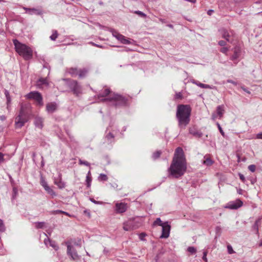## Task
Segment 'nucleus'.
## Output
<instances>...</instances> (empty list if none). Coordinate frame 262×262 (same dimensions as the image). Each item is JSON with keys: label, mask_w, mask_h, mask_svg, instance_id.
<instances>
[{"label": "nucleus", "mask_w": 262, "mask_h": 262, "mask_svg": "<svg viewBox=\"0 0 262 262\" xmlns=\"http://www.w3.org/2000/svg\"><path fill=\"white\" fill-rule=\"evenodd\" d=\"M92 178L91 176H86V184L88 187H90L91 185Z\"/></svg>", "instance_id": "obj_36"}, {"label": "nucleus", "mask_w": 262, "mask_h": 262, "mask_svg": "<svg viewBox=\"0 0 262 262\" xmlns=\"http://www.w3.org/2000/svg\"><path fill=\"white\" fill-rule=\"evenodd\" d=\"M164 224V223L162 222L160 218H157L153 223V226H161Z\"/></svg>", "instance_id": "obj_32"}, {"label": "nucleus", "mask_w": 262, "mask_h": 262, "mask_svg": "<svg viewBox=\"0 0 262 262\" xmlns=\"http://www.w3.org/2000/svg\"><path fill=\"white\" fill-rule=\"evenodd\" d=\"M233 52L234 53L230 58L231 60L233 61L235 60L238 58H239L241 55V50L240 48H239L238 47H236L234 48Z\"/></svg>", "instance_id": "obj_20"}, {"label": "nucleus", "mask_w": 262, "mask_h": 262, "mask_svg": "<svg viewBox=\"0 0 262 262\" xmlns=\"http://www.w3.org/2000/svg\"><path fill=\"white\" fill-rule=\"evenodd\" d=\"M221 32L223 38L225 39L228 41H230V37L233 35V32L232 31H228L225 29L221 30Z\"/></svg>", "instance_id": "obj_19"}, {"label": "nucleus", "mask_w": 262, "mask_h": 262, "mask_svg": "<svg viewBox=\"0 0 262 262\" xmlns=\"http://www.w3.org/2000/svg\"><path fill=\"white\" fill-rule=\"evenodd\" d=\"M139 226L135 219H130L123 223V228L125 231H131L137 229Z\"/></svg>", "instance_id": "obj_8"}, {"label": "nucleus", "mask_w": 262, "mask_h": 262, "mask_svg": "<svg viewBox=\"0 0 262 262\" xmlns=\"http://www.w3.org/2000/svg\"><path fill=\"white\" fill-rule=\"evenodd\" d=\"M187 251L191 254H195L196 252V249L194 247H188Z\"/></svg>", "instance_id": "obj_39"}, {"label": "nucleus", "mask_w": 262, "mask_h": 262, "mask_svg": "<svg viewBox=\"0 0 262 262\" xmlns=\"http://www.w3.org/2000/svg\"><path fill=\"white\" fill-rule=\"evenodd\" d=\"M182 98V95L181 93L179 92V93H176V94L175 95L176 99H181Z\"/></svg>", "instance_id": "obj_51"}, {"label": "nucleus", "mask_w": 262, "mask_h": 262, "mask_svg": "<svg viewBox=\"0 0 262 262\" xmlns=\"http://www.w3.org/2000/svg\"><path fill=\"white\" fill-rule=\"evenodd\" d=\"M241 88L245 92L247 93L248 94H250V92L247 88H246L244 86H241Z\"/></svg>", "instance_id": "obj_58"}, {"label": "nucleus", "mask_w": 262, "mask_h": 262, "mask_svg": "<svg viewBox=\"0 0 262 262\" xmlns=\"http://www.w3.org/2000/svg\"><path fill=\"white\" fill-rule=\"evenodd\" d=\"M35 227L37 229L42 228L45 224V222H36L35 223Z\"/></svg>", "instance_id": "obj_40"}, {"label": "nucleus", "mask_w": 262, "mask_h": 262, "mask_svg": "<svg viewBox=\"0 0 262 262\" xmlns=\"http://www.w3.org/2000/svg\"><path fill=\"white\" fill-rule=\"evenodd\" d=\"M66 244L67 246V254L74 260H79L80 256L78 254L77 251L73 246L71 245V243L67 242L66 243Z\"/></svg>", "instance_id": "obj_9"}, {"label": "nucleus", "mask_w": 262, "mask_h": 262, "mask_svg": "<svg viewBox=\"0 0 262 262\" xmlns=\"http://www.w3.org/2000/svg\"><path fill=\"white\" fill-rule=\"evenodd\" d=\"M4 93H5V95L6 97L7 98V103L10 102V96H9V93L8 91L5 90V92H4Z\"/></svg>", "instance_id": "obj_43"}, {"label": "nucleus", "mask_w": 262, "mask_h": 262, "mask_svg": "<svg viewBox=\"0 0 262 262\" xmlns=\"http://www.w3.org/2000/svg\"><path fill=\"white\" fill-rule=\"evenodd\" d=\"M58 33L56 30L52 31V34L50 36V38L52 40H55L58 37Z\"/></svg>", "instance_id": "obj_27"}, {"label": "nucleus", "mask_w": 262, "mask_h": 262, "mask_svg": "<svg viewBox=\"0 0 262 262\" xmlns=\"http://www.w3.org/2000/svg\"><path fill=\"white\" fill-rule=\"evenodd\" d=\"M213 11H213V10H211V9L209 10L208 11V12H207V14H208L209 15H211L212 14V13L213 12Z\"/></svg>", "instance_id": "obj_64"}, {"label": "nucleus", "mask_w": 262, "mask_h": 262, "mask_svg": "<svg viewBox=\"0 0 262 262\" xmlns=\"http://www.w3.org/2000/svg\"><path fill=\"white\" fill-rule=\"evenodd\" d=\"M145 234L144 233H141L140 235H139V238L141 240H144V237H145Z\"/></svg>", "instance_id": "obj_60"}, {"label": "nucleus", "mask_w": 262, "mask_h": 262, "mask_svg": "<svg viewBox=\"0 0 262 262\" xmlns=\"http://www.w3.org/2000/svg\"><path fill=\"white\" fill-rule=\"evenodd\" d=\"M49 244L51 247H52L56 251L58 250V249H59V247L56 244V243L54 241L51 240V242H50Z\"/></svg>", "instance_id": "obj_33"}, {"label": "nucleus", "mask_w": 262, "mask_h": 262, "mask_svg": "<svg viewBox=\"0 0 262 262\" xmlns=\"http://www.w3.org/2000/svg\"><path fill=\"white\" fill-rule=\"evenodd\" d=\"M37 85L39 86L42 85L48 86L49 85L48 78H39L37 81Z\"/></svg>", "instance_id": "obj_23"}, {"label": "nucleus", "mask_w": 262, "mask_h": 262, "mask_svg": "<svg viewBox=\"0 0 262 262\" xmlns=\"http://www.w3.org/2000/svg\"><path fill=\"white\" fill-rule=\"evenodd\" d=\"M113 93H112L111 92V91L109 89H106L104 90L103 92H102L101 94H100L99 97H104L108 96V97L111 95H113Z\"/></svg>", "instance_id": "obj_24"}, {"label": "nucleus", "mask_w": 262, "mask_h": 262, "mask_svg": "<svg viewBox=\"0 0 262 262\" xmlns=\"http://www.w3.org/2000/svg\"><path fill=\"white\" fill-rule=\"evenodd\" d=\"M67 81V84L68 87L73 92V93L76 95L81 93L82 89L80 85L77 82V81L74 80H68L63 79Z\"/></svg>", "instance_id": "obj_7"}, {"label": "nucleus", "mask_w": 262, "mask_h": 262, "mask_svg": "<svg viewBox=\"0 0 262 262\" xmlns=\"http://www.w3.org/2000/svg\"><path fill=\"white\" fill-rule=\"evenodd\" d=\"M187 169V162L183 149L176 148L170 167L168 169L169 178L179 179L183 176Z\"/></svg>", "instance_id": "obj_1"}, {"label": "nucleus", "mask_w": 262, "mask_h": 262, "mask_svg": "<svg viewBox=\"0 0 262 262\" xmlns=\"http://www.w3.org/2000/svg\"><path fill=\"white\" fill-rule=\"evenodd\" d=\"M51 240H50L49 238H46L44 240V243L46 245H48V244L50 243V242H51Z\"/></svg>", "instance_id": "obj_61"}, {"label": "nucleus", "mask_w": 262, "mask_h": 262, "mask_svg": "<svg viewBox=\"0 0 262 262\" xmlns=\"http://www.w3.org/2000/svg\"><path fill=\"white\" fill-rule=\"evenodd\" d=\"M45 190L47 192L48 194L51 195L52 198L56 196V192L50 186L46 188Z\"/></svg>", "instance_id": "obj_26"}, {"label": "nucleus", "mask_w": 262, "mask_h": 262, "mask_svg": "<svg viewBox=\"0 0 262 262\" xmlns=\"http://www.w3.org/2000/svg\"><path fill=\"white\" fill-rule=\"evenodd\" d=\"M227 82L228 83H232V84H234L235 85H237V83L236 82H235V81H233V80H232L231 79H228L227 80Z\"/></svg>", "instance_id": "obj_57"}, {"label": "nucleus", "mask_w": 262, "mask_h": 262, "mask_svg": "<svg viewBox=\"0 0 262 262\" xmlns=\"http://www.w3.org/2000/svg\"><path fill=\"white\" fill-rule=\"evenodd\" d=\"M191 109L189 105L179 104L177 106L176 118L178 121V126L180 128H184L190 120Z\"/></svg>", "instance_id": "obj_2"}, {"label": "nucleus", "mask_w": 262, "mask_h": 262, "mask_svg": "<svg viewBox=\"0 0 262 262\" xmlns=\"http://www.w3.org/2000/svg\"><path fill=\"white\" fill-rule=\"evenodd\" d=\"M243 205V202L240 200H236L235 201H233L229 203L226 206V208L230 209H237Z\"/></svg>", "instance_id": "obj_12"}, {"label": "nucleus", "mask_w": 262, "mask_h": 262, "mask_svg": "<svg viewBox=\"0 0 262 262\" xmlns=\"http://www.w3.org/2000/svg\"><path fill=\"white\" fill-rule=\"evenodd\" d=\"M116 212L117 213H122L127 210V205L123 203H117L116 204Z\"/></svg>", "instance_id": "obj_13"}, {"label": "nucleus", "mask_w": 262, "mask_h": 262, "mask_svg": "<svg viewBox=\"0 0 262 262\" xmlns=\"http://www.w3.org/2000/svg\"><path fill=\"white\" fill-rule=\"evenodd\" d=\"M79 163L80 165H84L85 166H89V167L90 166V164L86 161H83L82 160H79Z\"/></svg>", "instance_id": "obj_44"}, {"label": "nucleus", "mask_w": 262, "mask_h": 262, "mask_svg": "<svg viewBox=\"0 0 262 262\" xmlns=\"http://www.w3.org/2000/svg\"><path fill=\"white\" fill-rule=\"evenodd\" d=\"M6 230V228L2 220L0 219V232H4Z\"/></svg>", "instance_id": "obj_38"}, {"label": "nucleus", "mask_w": 262, "mask_h": 262, "mask_svg": "<svg viewBox=\"0 0 262 262\" xmlns=\"http://www.w3.org/2000/svg\"><path fill=\"white\" fill-rule=\"evenodd\" d=\"M58 105L55 102H50L46 104V111L49 114H52L57 110Z\"/></svg>", "instance_id": "obj_14"}, {"label": "nucleus", "mask_w": 262, "mask_h": 262, "mask_svg": "<svg viewBox=\"0 0 262 262\" xmlns=\"http://www.w3.org/2000/svg\"><path fill=\"white\" fill-rule=\"evenodd\" d=\"M238 176H239V178L240 179V180L243 182H244L245 181V178L244 177V176L242 174V173H238Z\"/></svg>", "instance_id": "obj_52"}, {"label": "nucleus", "mask_w": 262, "mask_h": 262, "mask_svg": "<svg viewBox=\"0 0 262 262\" xmlns=\"http://www.w3.org/2000/svg\"><path fill=\"white\" fill-rule=\"evenodd\" d=\"M23 9L26 10V13L29 15H40L42 14V10L39 8L23 7Z\"/></svg>", "instance_id": "obj_11"}, {"label": "nucleus", "mask_w": 262, "mask_h": 262, "mask_svg": "<svg viewBox=\"0 0 262 262\" xmlns=\"http://www.w3.org/2000/svg\"><path fill=\"white\" fill-rule=\"evenodd\" d=\"M189 133L196 138H201L203 136V134L201 131L198 130L194 128H190L189 129Z\"/></svg>", "instance_id": "obj_21"}, {"label": "nucleus", "mask_w": 262, "mask_h": 262, "mask_svg": "<svg viewBox=\"0 0 262 262\" xmlns=\"http://www.w3.org/2000/svg\"><path fill=\"white\" fill-rule=\"evenodd\" d=\"M69 73L72 76H75L78 75V70L76 68H71L69 70Z\"/></svg>", "instance_id": "obj_29"}, {"label": "nucleus", "mask_w": 262, "mask_h": 262, "mask_svg": "<svg viewBox=\"0 0 262 262\" xmlns=\"http://www.w3.org/2000/svg\"><path fill=\"white\" fill-rule=\"evenodd\" d=\"M260 219H258L257 220H256L255 221L254 224L253 225V229L254 230H255L256 231V233H258V223L260 222Z\"/></svg>", "instance_id": "obj_31"}, {"label": "nucleus", "mask_w": 262, "mask_h": 262, "mask_svg": "<svg viewBox=\"0 0 262 262\" xmlns=\"http://www.w3.org/2000/svg\"><path fill=\"white\" fill-rule=\"evenodd\" d=\"M6 119V117L4 115H0V120L5 121Z\"/></svg>", "instance_id": "obj_63"}, {"label": "nucleus", "mask_w": 262, "mask_h": 262, "mask_svg": "<svg viewBox=\"0 0 262 262\" xmlns=\"http://www.w3.org/2000/svg\"><path fill=\"white\" fill-rule=\"evenodd\" d=\"M217 125V127H218V128L220 130V132L221 133V134H222V136H224V135H225V133L224 132H223L220 124L219 123H216Z\"/></svg>", "instance_id": "obj_48"}, {"label": "nucleus", "mask_w": 262, "mask_h": 262, "mask_svg": "<svg viewBox=\"0 0 262 262\" xmlns=\"http://www.w3.org/2000/svg\"><path fill=\"white\" fill-rule=\"evenodd\" d=\"M228 51V49L226 47H223L221 49L220 51L223 53L226 54Z\"/></svg>", "instance_id": "obj_50"}, {"label": "nucleus", "mask_w": 262, "mask_h": 262, "mask_svg": "<svg viewBox=\"0 0 262 262\" xmlns=\"http://www.w3.org/2000/svg\"><path fill=\"white\" fill-rule=\"evenodd\" d=\"M13 42L16 52L25 60H29L32 58L33 51L29 47L20 42L16 39H13Z\"/></svg>", "instance_id": "obj_3"}, {"label": "nucleus", "mask_w": 262, "mask_h": 262, "mask_svg": "<svg viewBox=\"0 0 262 262\" xmlns=\"http://www.w3.org/2000/svg\"><path fill=\"white\" fill-rule=\"evenodd\" d=\"M257 139H262V133H259L256 135Z\"/></svg>", "instance_id": "obj_62"}, {"label": "nucleus", "mask_w": 262, "mask_h": 262, "mask_svg": "<svg viewBox=\"0 0 262 262\" xmlns=\"http://www.w3.org/2000/svg\"><path fill=\"white\" fill-rule=\"evenodd\" d=\"M162 227V234L160 236L161 238H166L169 237L170 226L168 224V222H165L164 224L161 226Z\"/></svg>", "instance_id": "obj_10"}, {"label": "nucleus", "mask_w": 262, "mask_h": 262, "mask_svg": "<svg viewBox=\"0 0 262 262\" xmlns=\"http://www.w3.org/2000/svg\"><path fill=\"white\" fill-rule=\"evenodd\" d=\"M4 156V155L3 153L0 152V163H2L4 162L5 159Z\"/></svg>", "instance_id": "obj_54"}, {"label": "nucleus", "mask_w": 262, "mask_h": 262, "mask_svg": "<svg viewBox=\"0 0 262 262\" xmlns=\"http://www.w3.org/2000/svg\"><path fill=\"white\" fill-rule=\"evenodd\" d=\"M125 36L119 33H116V38L122 43Z\"/></svg>", "instance_id": "obj_42"}, {"label": "nucleus", "mask_w": 262, "mask_h": 262, "mask_svg": "<svg viewBox=\"0 0 262 262\" xmlns=\"http://www.w3.org/2000/svg\"><path fill=\"white\" fill-rule=\"evenodd\" d=\"M221 227L220 226H217L216 228H215V231L216 232V233L217 234H220L221 232Z\"/></svg>", "instance_id": "obj_56"}, {"label": "nucleus", "mask_w": 262, "mask_h": 262, "mask_svg": "<svg viewBox=\"0 0 262 262\" xmlns=\"http://www.w3.org/2000/svg\"><path fill=\"white\" fill-rule=\"evenodd\" d=\"M207 251H204L203 252V256L202 258H203V260H204L205 262H207Z\"/></svg>", "instance_id": "obj_49"}, {"label": "nucleus", "mask_w": 262, "mask_h": 262, "mask_svg": "<svg viewBox=\"0 0 262 262\" xmlns=\"http://www.w3.org/2000/svg\"><path fill=\"white\" fill-rule=\"evenodd\" d=\"M26 97L27 99L34 100L37 105L42 106L43 105L42 95L37 91H32L30 92L26 95Z\"/></svg>", "instance_id": "obj_6"}, {"label": "nucleus", "mask_w": 262, "mask_h": 262, "mask_svg": "<svg viewBox=\"0 0 262 262\" xmlns=\"http://www.w3.org/2000/svg\"><path fill=\"white\" fill-rule=\"evenodd\" d=\"M110 127V126L107 128L106 135L105 136V142L107 144H111L114 142L115 140V137L111 132H109L108 133H107Z\"/></svg>", "instance_id": "obj_17"}, {"label": "nucleus", "mask_w": 262, "mask_h": 262, "mask_svg": "<svg viewBox=\"0 0 262 262\" xmlns=\"http://www.w3.org/2000/svg\"><path fill=\"white\" fill-rule=\"evenodd\" d=\"M227 249L229 254H232L234 252L231 245H228Z\"/></svg>", "instance_id": "obj_47"}, {"label": "nucleus", "mask_w": 262, "mask_h": 262, "mask_svg": "<svg viewBox=\"0 0 262 262\" xmlns=\"http://www.w3.org/2000/svg\"><path fill=\"white\" fill-rule=\"evenodd\" d=\"M122 43L123 44L128 45L130 43V42L129 40L127 39L125 37Z\"/></svg>", "instance_id": "obj_53"}, {"label": "nucleus", "mask_w": 262, "mask_h": 262, "mask_svg": "<svg viewBox=\"0 0 262 262\" xmlns=\"http://www.w3.org/2000/svg\"><path fill=\"white\" fill-rule=\"evenodd\" d=\"M54 183L60 189H62L65 187V184L62 181L61 174L60 173H58V175L57 178L54 177Z\"/></svg>", "instance_id": "obj_15"}, {"label": "nucleus", "mask_w": 262, "mask_h": 262, "mask_svg": "<svg viewBox=\"0 0 262 262\" xmlns=\"http://www.w3.org/2000/svg\"><path fill=\"white\" fill-rule=\"evenodd\" d=\"M248 169L253 172L255 171V169H256V166L254 164H252V165H250L249 166H248Z\"/></svg>", "instance_id": "obj_45"}, {"label": "nucleus", "mask_w": 262, "mask_h": 262, "mask_svg": "<svg viewBox=\"0 0 262 262\" xmlns=\"http://www.w3.org/2000/svg\"><path fill=\"white\" fill-rule=\"evenodd\" d=\"M18 194V190L17 188L13 187L12 190V200H14L16 199L17 195Z\"/></svg>", "instance_id": "obj_30"}, {"label": "nucleus", "mask_w": 262, "mask_h": 262, "mask_svg": "<svg viewBox=\"0 0 262 262\" xmlns=\"http://www.w3.org/2000/svg\"><path fill=\"white\" fill-rule=\"evenodd\" d=\"M40 184L44 189L49 186L46 181L42 177H41L40 179Z\"/></svg>", "instance_id": "obj_34"}, {"label": "nucleus", "mask_w": 262, "mask_h": 262, "mask_svg": "<svg viewBox=\"0 0 262 262\" xmlns=\"http://www.w3.org/2000/svg\"><path fill=\"white\" fill-rule=\"evenodd\" d=\"M191 82L192 83L199 86V87H200L201 88L210 89H212V87L210 85L202 83L200 82H199V81H196L194 79L191 80Z\"/></svg>", "instance_id": "obj_22"}, {"label": "nucleus", "mask_w": 262, "mask_h": 262, "mask_svg": "<svg viewBox=\"0 0 262 262\" xmlns=\"http://www.w3.org/2000/svg\"><path fill=\"white\" fill-rule=\"evenodd\" d=\"M28 115L21 107L19 115L15 119V126L16 128H20L28 121Z\"/></svg>", "instance_id": "obj_5"}, {"label": "nucleus", "mask_w": 262, "mask_h": 262, "mask_svg": "<svg viewBox=\"0 0 262 262\" xmlns=\"http://www.w3.org/2000/svg\"><path fill=\"white\" fill-rule=\"evenodd\" d=\"M63 211L60 210H53L51 212L52 214H57L59 213H62Z\"/></svg>", "instance_id": "obj_46"}, {"label": "nucleus", "mask_w": 262, "mask_h": 262, "mask_svg": "<svg viewBox=\"0 0 262 262\" xmlns=\"http://www.w3.org/2000/svg\"><path fill=\"white\" fill-rule=\"evenodd\" d=\"M161 154V151H156V152H155L152 154V158H153L154 159H155H155H158V158H159V157H160V156Z\"/></svg>", "instance_id": "obj_41"}, {"label": "nucleus", "mask_w": 262, "mask_h": 262, "mask_svg": "<svg viewBox=\"0 0 262 262\" xmlns=\"http://www.w3.org/2000/svg\"><path fill=\"white\" fill-rule=\"evenodd\" d=\"M224 112L225 111L224 105H219L216 108V115L213 114L212 116V119L215 120V119L217 117V116L219 117L220 118H221L223 116Z\"/></svg>", "instance_id": "obj_18"}, {"label": "nucleus", "mask_w": 262, "mask_h": 262, "mask_svg": "<svg viewBox=\"0 0 262 262\" xmlns=\"http://www.w3.org/2000/svg\"><path fill=\"white\" fill-rule=\"evenodd\" d=\"M34 124L36 127L41 129L43 126V119L40 116H36L34 118Z\"/></svg>", "instance_id": "obj_16"}, {"label": "nucleus", "mask_w": 262, "mask_h": 262, "mask_svg": "<svg viewBox=\"0 0 262 262\" xmlns=\"http://www.w3.org/2000/svg\"><path fill=\"white\" fill-rule=\"evenodd\" d=\"M219 45L222 47H224L226 45V42L224 40H220L219 41Z\"/></svg>", "instance_id": "obj_55"}, {"label": "nucleus", "mask_w": 262, "mask_h": 262, "mask_svg": "<svg viewBox=\"0 0 262 262\" xmlns=\"http://www.w3.org/2000/svg\"><path fill=\"white\" fill-rule=\"evenodd\" d=\"M88 72V71L86 69L78 70V75L79 76V77L81 78L84 77L86 74H87Z\"/></svg>", "instance_id": "obj_25"}, {"label": "nucleus", "mask_w": 262, "mask_h": 262, "mask_svg": "<svg viewBox=\"0 0 262 262\" xmlns=\"http://www.w3.org/2000/svg\"><path fill=\"white\" fill-rule=\"evenodd\" d=\"M134 13L135 14L138 15L141 17H142V18L146 17V15L142 11L138 10V11H135Z\"/></svg>", "instance_id": "obj_37"}, {"label": "nucleus", "mask_w": 262, "mask_h": 262, "mask_svg": "<svg viewBox=\"0 0 262 262\" xmlns=\"http://www.w3.org/2000/svg\"><path fill=\"white\" fill-rule=\"evenodd\" d=\"M205 160L203 161V164L206 166H210L212 164L213 161L209 158L204 157Z\"/></svg>", "instance_id": "obj_28"}, {"label": "nucleus", "mask_w": 262, "mask_h": 262, "mask_svg": "<svg viewBox=\"0 0 262 262\" xmlns=\"http://www.w3.org/2000/svg\"><path fill=\"white\" fill-rule=\"evenodd\" d=\"M90 201H91L92 202L94 203V204H100V203H101L100 202H98V201H95V200L94 199H93V198H90Z\"/></svg>", "instance_id": "obj_59"}, {"label": "nucleus", "mask_w": 262, "mask_h": 262, "mask_svg": "<svg viewBox=\"0 0 262 262\" xmlns=\"http://www.w3.org/2000/svg\"><path fill=\"white\" fill-rule=\"evenodd\" d=\"M98 180L99 181H105L107 180V177L105 174L101 173L98 177Z\"/></svg>", "instance_id": "obj_35"}, {"label": "nucleus", "mask_w": 262, "mask_h": 262, "mask_svg": "<svg viewBox=\"0 0 262 262\" xmlns=\"http://www.w3.org/2000/svg\"><path fill=\"white\" fill-rule=\"evenodd\" d=\"M103 100L109 101L112 105L116 107L125 106L127 103V99L125 97L116 93H113Z\"/></svg>", "instance_id": "obj_4"}]
</instances>
